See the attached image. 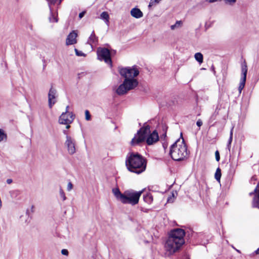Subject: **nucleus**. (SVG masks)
Masks as SVG:
<instances>
[{"label":"nucleus","instance_id":"nucleus-1","mask_svg":"<svg viewBox=\"0 0 259 259\" xmlns=\"http://www.w3.org/2000/svg\"><path fill=\"white\" fill-rule=\"evenodd\" d=\"M185 232L182 229H176L171 232L164 246L168 255L172 254L180 248L185 242Z\"/></svg>","mask_w":259,"mask_h":259},{"label":"nucleus","instance_id":"nucleus-2","mask_svg":"<svg viewBox=\"0 0 259 259\" xmlns=\"http://www.w3.org/2000/svg\"><path fill=\"white\" fill-rule=\"evenodd\" d=\"M158 140L159 136L157 132L154 131L150 133V126L147 125L141 127L132 139L131 144L133 146H135L146 141L148 145H151L157 142Z\"/></svg>","mask_w":259,"mask_h":259},{"label":"nucleus","instance_id":"nucleus-3","mask_svg":"<svg viewBox=\"0 0 259 259\" xmlns=\"http://www.w3.org/2000/svg\"><path fill=\"white\" fill-rule=\"evenodd\" d=\"M125 165L129 171L140 174L146 169V162L139 154L130 153L126 156Z\"/></svg>","mask_w":259,"mask_h":259},{"label":"nucleus","instance_id":"nucleus-4","mask_svg":"<svg viewBox=\"0 0 259 259\" xmlns=\"http://www.w3.org/2000/svg\"><path fill=\"white\" fill-rule=\"evenodd\" d=\"M143 192V190L136 191L133 190H129L122 193L118 188L112 189V192L117 200L123 204H130L132 205L138 203Z\"/></svg>","mask_w":259,"mask_h":259},{"label":"nucleus","instance_id":"nucleus-5","mask_svg":"<svg viewBox=\"0 0 259 259\" xmlns=\"http://www.w3.org/2000/svg\"><path fill=\"white\" fill-rule=\"evenodd\" d=\"M169 153L171 158L176 161L182 160L188 156L187 147L183 138L178 139L171 146Z\"/></svg>","mask_w":259,"mask_h":259},{"label":"nucleus","instance_id":"nucleus-6","mask_svg":"<svg viewBox=\"0 0 259 259\" xmlns=\"http://www.w3.org/2000/svg\"><path fill=\"white\" fill-rule=\"evenodd\" d=\"M138 85V81L136 78H124L123 83L118 87L116 92L119 95H122L128 91L134 89Z\"/></svg>","mask_w":259,"mask_h":259},{"label":"nucleus","instance_id":"nucleus-7","mask_svg":"<svg viewBox=\"0 0 259 259\" xmlns=\"http://www.w3.org/2000/svg\"><path fill=\"white\" fill-rule=\"evenodd\" d=\"M119 72L124 78H135L139 74V71L136 66L120 68Z\"/></svg>","mask_w":259,"mask_h":259},{"label":"nucleus","instance_id":"nucleus-8","mask_svg":"<svg viewBox=\"0 0 259 259\" xmlns=\"http://www.w3.org/2000/svg\"><path fill=\"white\" fill-rule=\"evenodd\" d=\"M97 53L99 60H104L107 64L111 65V54L108 49L99 48L97 49Z\"/></svg>","mask_w":259,"mask_h":259},{"label":"nucleus","instance_id":"nucleus-9","mask_svg":"<svg viewBox=\"0 0 259 259\" xmlns=\"http://www.w3.org/2000/svg\"><path fill=\"white\" fill-rule=\"evenodd\" d=\"M65 145L67 148L69 154L72 155L76 152L75 140L70 136L67 135Z\"/></svg>","mask_w":259,"mask_h":259},{"label":"nucleus","instance_id":"nucleus-10","mask_svg":"<svg viewBox=\"0 0 259 259\" xmlns=\"http://www.w3.org/2000/svg\"><path fill=\"white\" fill-rule=\"evenodd\" d=\"M58 97L57 91L56 89L51 87L48 93V104L50 108L57 102Z\"/></svg>","mask_w":259,"mask_h":259},{"label":"nucleus","instance_id":"nucleus-11","mask_svg":"<svg viewBox=\"0 0 259 259\" xmlns=\"http://www.w3.org/2000/svg\"><path fill=\"white\" fill-rule=\"evenodd\" d=\"M242 76L240 79V82L238 88L239 92L240 94L242 89L244 88L246 79V75L247 72V66L246 63L244 62L241 66Z\"/></svg>","mask_w":259,"mask_h":259},{"label":"nucleus","instance_id":"nucleus-12","mask_svg":"<svg viewBox=\"0 0 259 259\" xmlns=\"http://www.w3.org/2000/svg\"><path fill=\"white\" fill-rule=\"evenodd\" d=\"M74 118L75 115L72 112L68 114L62 113L59 118V123L61 124L71 123Z\"/></svg>","mask_w":259,"mask_h":259},{"label":"nucleus","instance_id":"nucleus-13","mask_svg":"<svg viewBox=\"0 0 259 259\" xmlns=\"http://www.w3.org/2000/svg\"><path fill=\"white\" fill-rule=\"evenodd\" d=\"M77 36V32L76 30L72 31L67 36L66 39V45L67 46L74 45L77 43L76 37Z\"/></svg>","mask_w":259,"mask_h":259},{"label":"nucleus","instance_id":"nucleus-14","mask_svg":"<svg viewBox=\"0 0 259 259\" xmlns=\"http://www.w3.org/2000/svg\"><path fill=\"white\" fill-rule=\"evenodd\" d=\"M259 186H257L254 191L249 193L250 195L254 194L252 201V206L254 207L259 208Z\"/></svg>","mask_w":259,"mask_h":259},{"label":"nucleus","instance_id":"nucleus-15","mask_svg":"<svg viewBox=\"0 0 259 259\" xmlns=\"http://www.w3.org/2000/svg\"><path fill=\"white\" fill-rule=\"evenodd\" d=\"M131 15L133 17L139 19L143 17L142 12L138 8H134L131 10Z\"/></svg>","mask_w":259,"mask_h":259},{"label":"nucleus","instance_id":"nucleus-16","mask_svg":"<svg viewBox=\"0 0 259 259\" xmlns=\"http://www.w3.org/2000/svg\"><path fill=\"white\" fill-rule=\"evenodd\" d=\"M97 42L98 37L95 35L94 31H93L88 40V44L92 47L93 45H96Z\"/></svg>","mask_w":259,"mask_h":259},{"label":"nucleus","instance_id":"nucleus-17","mask_svg":"<svg viewBox=\"0 0 259 259\" xmlns=\"http://www.w3.org/2000/svg\"><path fill=\"white\" fill-rule=\"evenodd\" d=\"M100 18L103 20L107 24H108L109 22V16L107 12H102L100 15Z\"/></svg>","mask_w":259,"mask_h":259},{"label":"nucleus","instance_id":"nucleus-18","mask_svg":"<svg viewBox=\"0 0 259 259\" xmlns=\"http://www.w3.org/2000/svg\"><path fill=\"white\" fill-rule=\"evenodd\" d=\"M195 60L199 63L201 64L203 61V56L201 53H196L194 55Z\"/></svg>","mask_w":259,"mask_h":259},{"label":"nucleus","instance_id":"nucleus-19","mask_svg":"<svg viewBox=\"0 0 259 259\" xmlns=\"http://www.w3.org/2000/svg\"><path fill=\"white\" fill-rule=\"evenodd\" d=\"M233 128H234V127H233L232 128V129L231 130L230 133V137H229L228 144H227V148L228 149V150L229 151L230 150L231 144V143H232V140H233Z\"/></svg>","mask_w":259,"mask_h":259},{"label":"nucleus","instance_id":"nucleus-20","mask_svg":"<svg viewBox=\"0 0 259 259\" xmlns=\"http://www.w3.org/2000/svg\"><path fill=\"white\" fill-rule=\"evenodd\" d=\"M144 201L149 204H150L153 201V197L151 194H147L144 197Z\"/></svg>","mask_w":259,"mask_h":259},{"label":"nucleus","instance_id":"nucleus-21","mask_svg":"<svg viewBox=\"0 0 259 259\" xmlns=\"http://www.w3.org/2000/svg\"><path fill=\"white\" fill-rule=\"evenodd\" d=\"M182 22L181 21H177L176 23L170 26L171 30H175L176 29L179 28L181 27Z\"/></svg>","mask_w":259,"mask_h":259},{"label":"nucleus","instance_id":"nucleus-22","mask_svg":"<svg viewBox=\"0 0 259 259\" xmlns=\"http://www.w3.org/2000/svg\"><path fill=\"white\" fill-rule=\"evenodd\" d=\"M218 115V112L215 110L210 116L209 119V122L211 123L214 120H215L217 116Z\"/></svg>","mask_w":259,"mask_h":259},{"label":"nucleus","instance_id":"nucleus-23","mask_svg":"<svg viewBox=\"0 0 259 259\" xmlns=\"http://www.w3.org/2000/svg\"><path fill=\"white\" fill-rule=\"evenodd\" d=\"M7 139V135L5 132L0 128V142Z\"/></svg>","mask_w":259,"mask_h":259},{"label":"nucleus","instance_id":"nucleus-24","mask_svg":"<svg viewBox=\"0 0 259 259\" xmlns=\"http://www.w3.org/2000/svg\"><path fill=\"white\" fill-rule=\"evenodd\" d=\"M221 177V171L219 168H218L215 173V178L217 181H220Z\"/></svg>","mask_w":259,"mask_h":259},{"label":"nucleus","instance_id":"nucleus-25","mask_svg":"<svg viewBox=\"0 0 259 259\" xmlns=\"http://www.w3.org/2000/svg\"><path fill=\"white\" fill-rule=\"evenodd\" d=\"M161 0H150L148 8L150 9L152 6L158 4Z\"/></svg>","mask_w":259,"mask_h":259},{"label":"nucleus","instance_id":"nucleus-26","mask_svg":"<svg viewBox=\"0 0 259 259\" xmlns=\"http://www.w3.org/2000/svg\"><path fill=\"white\" fill-rule=\"evenodd\" d=\"M59 194L60 197L62 198L63 200L64 201L66 199V197L65 196V194L62 189L60 188L59 190Z\"/></svg>","mask_w":259,"mask_h":259},{"label":"nucleus","instance_id":"nucleus-27","mask_svg":"<svg viewBox=\"0 0 259 259\" xmlns=\"http://www.w3.org/2000/svg\"><path fill=\"white\" fill-rule=\"evenodd\" d=\"M49 20L51 22H58L57 18L54 15H53V14H52L51 16L50 17Z\"/></svg>","mask_w":259,"mask_h":259},{"label":"nucleus","instance_id":"nucleus-28","mask_svg":"<svg viewBox=\"0 0 259 259\" xmlns=\"http://www.w3.org/2000/svg\"><path fill=\"white\" fill-rule=\"evenodd\" d=\"M85 119L89 121L91 120V115H90L89 111L88 110H86L85 111Z\"/></svg>","mask_w":259,"mask_h":259},{"label":"nucleus","instance_id":"nucleus-29","mask_svg":"<svg viewBox=\"0 0 259 259\" xmlns=\"http://www.w3.org/2000/svg\"><path fill=\"white\" fill-rule=\"evenodd\" d=\"M226 4L230 5H233L236 2V0H224Z\"/></svg>","mask_w":259,"mask_h":259},{"label":"nucleus","instance_id":"nucleus-30","mask_svg":"<svg viewBox=\"0 0 259 259\" xmlns=\"http://www.w3.org/2000/svg\"><path fill=\"white\" fill-rule=\"evenodd\" d=\"M75 54L78 56H85V54L81 51H79L76 49H75Z\"/></svg>","mask_w":259,"mask_h":259},{"label":"nucleus","instance_id":"nucleus-31","mask_svg":"<svg viewBox=\"0 0 259 259\" xmlns=\"http://www.w3.org/2000/svg\"><path fill=\"white\" fill-rule=\"evenodd\" d=\"M49 3L55 4L56 3L60 4L62 0H47Z\"/></svg>","mask_w":259,"mask_h":259},{"label":"nucleus","instance_id":"nucleus-32","mask_svg":"<svg viewBox=\"0 0 259 259\" xmlns=\"http://www.w3.org/2000/svg\"><path fill=\"white\" fill-rule=\"evenodd\" d=\"M73 188V185L71 182H69L67 185V190L68 191H71Z\"/></svg>","mask_w":259,"mask_h":259},{"label":"nucleus","instance_id":"nucleus-33","mask_svg":"<svg viewBox=\"0 0 259 259\" xmlns=\"http://www.w3.org/2000/svg\"><path fill=\"white\" fill-rule=\"evenodd\" d=\"M215 159L217 161H219L220 159V154L218 151H215Z\"/></svg>","mask_w":259,"mask_h":259},{"label":"nucleus","instance_id":"nucleus-34","mask_svg":"<svg viewBox=\"0 0 259 259\" xmlns=\"http://www.w3.org/2000/svg\"><path fill=\"white\" fill-rule=\"evenodd\" d=\"M61 253L63 255H67L68 254V251L66 249H63L61 250Z\"/></svg>","mask_w":259,"mask_h":259},{"label":"nucleus","instance_id":"nucleus-35","mask_svg":"<svg viewBox=\"0 0 259 259\" xmlns=\"http://www.w3.org/2000/svg\"><path fill=\"white\" fill-rule=\"evenodd\" d=\"M196 124L198 126L200 127L202 125V121L200 119H199L197 122Z\"/></svg>","mask_w":259,"mask_h":259},{"label":"nucleus","instance_id":"nucleus-36","mask_svg":"<svg viewBox=\"0 0 259 259\" xmlns=\"http://www.w3.org/2000/svg\"><path fill=\"white\" fill-rule=\"evenodd\" d=\"M84 14H85V12H82L80 13L79 14V18L81 19V18H82L83 17V16L84 15Z\"/></svg>","mask_w":259,"mask_h":259},{"label":"nucleus","instance_id":"nucleus-37","mask_svg":"<svg viewBox=\"0 0 259 259\" xmlns=\"http://www.w3.org/2000/svg\"><path fill=\"white\" fill-rule=\"evenodd\" d=\"M69 106H67L66 107L65 112H64V113H66V114L70 113L71 112L69 111Z\"/></svg>","mask_w":259,"mask_h":259},{"label":"nucleus","instance_id":"nucleus-38","mask_svg":"<svg viewBox=\"0 0 259 259\" xmlns=\"http://www.w3.org/2000/svg\"><path fill=\"white\" fill-rule=\"evenodd\" d=\"M13 181L12 179H7V183L8 184H10L12 183Z\"/></svg>","mask_w":259,"mask_h":259},{"label":"nucleus","instance_id":"nucleus-39","mask_svg":"<svg viewBox=\"0 0 259 259\" xmlns=\"http://www.w3.org/2000/svg\"><path fill=\"white\" fill-rule=\"evenodd\" d=\"M211 70L213 72L214 74H215V71L214 70V67L213 65L211 67Z\"/></svg>","mask_w":259,"mask_h":259},{"label":"nucleus","instance_id":"nucleus-40","mask_svg":"<svg viewBox=\"0 0 259 259\" xmlns=\"http://www.w3.org/2000/svg\"><path fill=\"white\" fill-rule=\"evenodd\" d=\"M70 123H68V124H65V125H66V128L67 129H68L70 128Z\"/></svg>","mask_w":259,"mask_h":259},{"label":"nucleus","instance_id":"nucleus-41","mask_svg":"<svg viewBox=\"0 0 259 259\" xmlns=\"http://www.w3.org/2000/svg\"><path fill=\"white\" fill-rule=\"evenodd\" d=\"M255 253L256 254H259V248H257L255 251Z\"/></svg>","mask_w":259,"mask_h":259},{"label":"nucleus","instance_id":"nucleus-42","mask_svg":"<svg viewBox=\"0 0 259 259\" xmlns=\"http://www.w3.org/2000/svg\"><path fill=\"white\" fill-rule=\"evenodd\" d=\"M218 0H206V1H208L210 3H213V2H214L215 1H217Z\"/></svg>","mask_w":259,"mask_h":259},{"label":"nucleus","instance_id":"nucleus-43","mask_svg":"<svg viewBox=\"0 0 259 259\" xmlns=\"http://www.w3.org/2000/svg\"><path fill=\"white\" fill-rule=\"evenodd\" d=\"M251 180L255 181V180H257V178H256L255 176H253V177H252Z\"/></svg>","mask_w":259,"mask_h":259},{"label":"nucleus","instance_id":"nucleus-44","mask_svg":"<svg viewBox=\"0 0 259 259\" xmlns=\"http://www.w3.org/2000/svg\"><path fill=\"white\" fill-rule=\"evenodd\" d=\"M184 259H190V258L189 257L186 256L184 257Z\"/></svg>","mask_w":259,"mask_h":259},{"label":"nucleus","instance_id":"nucleus-45","mask_svg":"<svg viewBox=\"0 0 259 259\" xmlns=\"http://www.w3.org/2000/svg\"><path fill=\"white\" fill-rule=\"evenodd\" d=\"M236 251H237V252H240V251H239V250H238V249H236Z\"/></svg>","mask_w":259,"mask_h":259}]
</instances>
